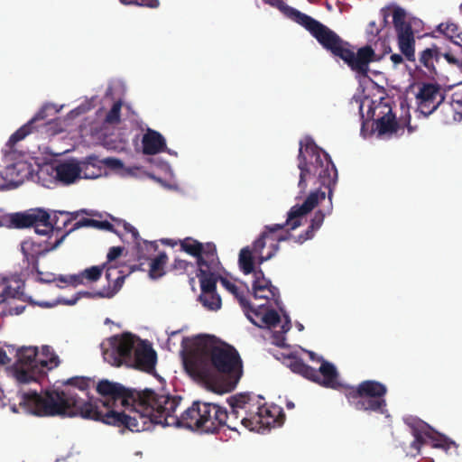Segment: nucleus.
Segmentation results:
<instances>
[{
	"label": "nucleus",
	"instance_id": "f257e3e1",
	"mask_svg": "<svg viewBox=\"0 0 462 462\" xmlns=\"http://www.w3.org/2000/svg\"><path fill=\"white\" fill-rule=\"evenodd\" d=\"M97 392L105 401L79 396L74 389H47L43 394L36 390L19 392V405L28 413L36 416H80L120 429L141 432L153 425H166L168 413L175 412L180 396L157 395L152 390L143 393L126 389L121 383L101 380Z\"/></svg>",
	"mask_w": 462,
	"mask_h": 462
},
{
	"label": "nucleus",
	"instance_id": "f03ea898",
	"mask_svg": "<svg viewBox=\"0 0 462 462\" xmlns=\"http://www.w3.org/2000/svg\"><path fill=\"white\" fill-rule=\"evenodd\" d=\"M273 7L277 8L286 17L303 26L318 41V42L333 56L341 59L359 77L368 76L371 62L378 61L382 57L391 52L390 45L380 38L374 46L367 44L354 51L351 44L344 41L338 34L314 18L288 5L282 0H263Z\"/></svg>",
	"mask_w": 462,
	"mask_h": 462
},
{
	"label": "nucleus",
	"instance_id": "7ed1b4c3",
	"mask_svg": "<svg viewBox=\"0 0 462 462\" xmlns=\"http://www.w3.org/2000/svg\"><path fill=\"white\" fill-rule=\"evenodd\" d=\"M249 401L250 397L246 394L231 396L227 400L231 407L229 412L217 403L195 401L180 416H177L175 412L171 415L168 413L165 418L166 425L206 433H216L223 427L238 431L239 425L249 430H256L261 415H252L253 405Z\"/></svg>",
	"mask_w": 462,
	"mask_h": 462
},
{
	"label": "nucleus",
	"instance_id": "20e7f679",
	"mask_svg": "<svg viewBox=\"0 0 462 462\" xmlns=\"http://www.w3.org/2000/svg\"><path fill=\"white\" fill-rule=\"evenodd\" d=\"M187 371L206 384L215 379V372L228 377V388L231 391L242 375V360L235 347L226 345H215L213 337L199 336L195 339V349L185 361Z\"/></svg>",
	"mask_w": 462,
	"mask_h": 462
},
{
	"label": "nucleus",
	"instance_id": "39448f33",
	"mask_svg": "<svg viewBox=\"0 0 462 462\" xmlns=\"http://www.w3.org/2000/svg\"><path fill=\"white\" fill-rule=\"evenodd\" d=\"M326 193L317 189L310 193L301 205H294L287 214V219L283 224L268 225L259 237L253 243L252 251L257 256L258 264L270 260L279 250V244L289 239L291 235H279L277 232L285 226L289 230H294L301 226L302 218L309 214L320 200H324Z\"/></svg>",
	"mask_w": 462,
	"mask_h": 462
},
{
	"label": "nucleus",
	"instance_id": "423d86ee",
	"mask_svg": "<svg viewBox=\"0 0 462 462\" xmlns=\"http://www.w3.org/2000/svg\"><path fill=\"white\" fill-rule=\"evenodd\" d=\"M297 160L300 170V192L304 193L308 182L316 180L314 184L318 182L328 189V199L331 200L332 189L337 180V171L329 154L319 147L311 138H307L305 143H300Z\"/></svg>",
	"mask_w": 462,
	"mask_h": 462
},
{
	"label": "nucleus",
	"instance_id": "0eeeda50",
	"mask_svg": "<svg viewBox=\"0 0 462 462\" xmlns=\"http://www.w3.org/2000/svg\"><path fill=\"white\" fill-rule=\"evenodd\" d=\"M101 347L104 360L111 365L125 364L144 372L154 369L157 356L151 344L130 334L113 337L108 340V347L104 344Z\"/></svg>",
	"mask_w": 462,
	"mask_h": 462
},
{
	"label": "nucleus",
	"instance_id": "6e6552de",
	"mask_svg": "<svg viewBox=\"0 0 462 462\" xmlns=\"http://www.w3.org/2000/svg\"><path fill=\"white\" fill-rule=\"evenodd\" d=\"M348 404L358 411L388 414L386 395L387 386L376 380H365L357 385L342 384L339 389Z\"/></svg>",
	"mask_w": 462,
	"mask_h": 462
},
{
	"label": "nucleus",
	"instance_id": "1a4fd4ad",
	"mask_svg": "<svg viewBox=\"0 0 462 462\" xmlns=\"http://www.w3.org/2000/svg\"><path fill=\"white\" fill-rule=\"evenodd\" d=\"M310 357L312 361L321 362L319 370L305 364L301 358L294 356L288 357V367L294 373L304 378L317 383L326 388L338 390L341 383L338 382V372L336 366L322 357H316L313 352H310Z\"/></svg>",
	"mask_w": 462,
	"mask_h": 462
},
{
	"label": "nucleus",
	"instance_id": "9d476101",
	"mask_svg": "<svg viewBox=\"0 0 462 462\" xmlns=\"http://www.w3.org/2000/svg\"><path fill=\"white\" fill-rule=\"evenodd\" d=\"M11 223L16 228L33 226L39 235H48L51 232V215L40 208L13 214Z\"/></svg>",
	"mask_w": 462,
	"mask_h": 462
},
{
	"label": "nucleus",
	"instance_id": "9b49d317",
	"mask_svg": "<svg viewBox=\"0 0 462 462\" xmlns=\"http://www.w3.org/2000/svg\"><path fill=\"white\" fill-rule=\"evenodd\" d=\"M368 116L373 120V126L379 135L397 134L401 128L391 106L386 103L379 102L371 106Z\"/></svg>",
	"mask_w": 462,
	"mask_h": 462
},
{
	"label": "nucleus",
	"instance_id": "f8f14e48",
	"mask_svg": "<svg viewBox=\"0 0 462 462\" xmlns=\"http://www.w3.org/2000/svg\"><path fill=\"white\" fill-rule=\"evenodd\" d=\"M181 251L196 258V263L199 266L214 265L217 256V247L214 243L208 242L203 244L193 237L188 236L179 240Z\"/></svg>",
	"mask_w": 462,
	"mask_h": 462
},
{
	"label": "nucleus",
	"instance_id": "ddd939ff",
	"mask_svg": "<svg viewBox=\"0 0 462 462\" xmlns=\"http://www.w3.org/2000/svg\"><path fill=\"white\" fill-rule=\"evenodd\" d=\"M418 110L425 116H429L441 105L445 99L439 85L424 83L416 95Z\"/></svg>",
	"mask_w": 462,
	"mask_h": 462
},
{
	"label": "nucleus",
	"instance_id": "4468645a",
	"mask_svg": "<svg viewBox=\"0 0 462 462\" xmlns=\"http://www.w3.org/2000/svg\"><path fill=\"white\" fill-rule=\"evenodd\" d=\"M16 356L17 366L32 368V371L38 370V368L51 370L60 364L59 357L56 355H52L49 358L39 357L37 347L32 346L21 347L18 349Z\"/></svg>",
	"mask_w": 462,
	"mask_h": 462
},
{
	"label": "nucleus",
	"instance_id": "2eb2a0df",
	"mask_svg": "<svg viewBox=\"0 0 462 462\" xmlns=\"http://www.w3.org/2000/svg\"><path fill=\"white\" fill-rule=\"evenodd\" d=\"M48 109H50L49 106H43L30 121L21 126L10 136L8 144L10 146H14L16 143L23 140L30 134L45 129L50 124V121L47 119Z\"/></svg>",
	"mask_w": 462,
	"mask_h": 462
},
{
	"label": "nucleus",
	"instance_id": "dca6fc26",
	"mask_svg": "<svg viewBox=\"0 0 462 462\" xmlns=\"http://www.w3.org/2000/svg\"><path fill=\"white\" fill-rule=\"evenodd\" d=\"M21 250L23 254V262L27 263L26 270L32 273H36L39 275V281L50 282L51 280L41 277L42 272L39 269V258L44 254L41 245L32 241H24L22 243Z\"/></svg>",
	"mask_w": 462,
	"mask_h": 462
},
{
	"label": "nucleus",
	"instance_id": "f3484780",
	"mask_svg": "<svg viewBox=\"0 0 462 462\" xmlns=\"http://www.w3.org/2000/svg\"><path fill=\"white\" fill-rule=\"evenodd\" d=\"M143 152L146 155H155L162 152H167L170 154L173 152L167 149L166 140L159 132L148 128L142 138Z\"/></svg>",
	"mask_w": 462,
	"mask_h": 462
},
{
	"label": "nucleus",
	"instance_id": "a211bd4d",
	"mask_svg": "<svg viewBox=\"0 0 462 462\" xmlns=\"http://www.w3.org/2000/svg\"><path fill=\"white\" fill-rule=\"evenodd\" d=\"M219 265L220 262L218 257H217L214 265L206 263V265L198 267V277L200 282L201 293L213 292L214 291H217V282L221 277L217 274Z\"/></svg>",
	"mask_w": 462,
	"mask_h": 462
},
{
	"label": "nucleus",
	"instance_id": "6ab92c4d",
	"mask_svg": "<svg viewBox=\"0 0 462 462\" xmlns=\"http://www.w3.org/2000/svg\"><path fill=\"white\" fill-rule=\"evenodd\" d=\"M407 425L411 429V433L414 439L411 443V448L416 450L417 454H420L423 445L426 444L427 439L430 440V435L431 433V427L423 420L411 419L406 421Z\"/></svg>",
	"mask_w": 462,
	"mask_h": 462
},
{
	"label": "nucleus",
	"instance_id": "aec40b11",
	"mask_svg": "<svg viewBox=\"0 0 462 462\" xmlns=\"http://www.w3.org/2000/svg\"><path fill=\"white\" fill-rule=\"evenodd\" d=\"M55 171L57 180L65 185L72 184L81 178L79 163L76 160H69L59 163Z\"/></svg>",
	"mask_w": 462,
	"mask_h": 462
},
{
	"label": "nucleus",
	"instance_id": "412c9836",
	"mask_svg": "<svg viewBox=\"0 0 462 462\" xmlns=\"http://www.w3.org/2000/svg\"><path fill=\"white\" fill-rule=\"evenodd\" d=\"M124 228L127 233L132 235V237L136 244V254L138 260L149 259L150 255L158 250V245L156 242H149L146 240L141 242L137 229L131 224L125 222Z\"/></svg>",
	"mask_w": 462,
	"mask_h": 462
},
{
	"label": "nucleus",
	"instance_id": "4be33fe9",
	"mask_svg": "<svg viewBox=\"0 0 462 462\" xmlns=\"http://www.w3.org/2000/svg\"><path fill=\"white\" fill-rule=\"evenodd\" d=\"M261 415V421H259V430L261 428H270L274 426H281L283 423L284 414L282 411H276V408L273 410L265 406H256L255 410L253 408L252 415Z\"/></svg>",
	"mask_w": 462,
	"mask_h": 462
},
{
	"label": "nucleus",
	"instance_id": "5701e85b",
	"mask_svg": "<svg viewBox=\"0 0 462 462\" xmlns=\"http://www.w3.org/2000/svg\"><path fill=\"white\" fill-rule=\"evenodd\" d=\"M6 174L12 188L18 187L32 174L31 165L24 162H17L6 168Z\"/></svg>",
	"mask_w": 462,
	"mask_h": 462
},
{
	"label": "nucleus",
	"instance_id": "b1692460",
	"mask_svg": "<svg viewBox=\"0 0 462 462\" xmlns=\"http://www.w3.org/2000/svg\"><path fill=\"white\" fill-rule=\"evenodd\" d=\"M397 45L401 53L404 58L410 61L414 62L416 60L415 56V37L412 29L403 31L396 33Z\"/></svg>",
	"mask_w": 462,
	"mask_h": 462
},
{
	"label": "nucleus",
	"instance_id": "393cba45",
	"mask_svg": "<svg viewBox=\"0 0 462 462\" xmlns=\"http://www.w3.org/2000/svg\"><path fill=\"white\" fill-rule=\"evenodd\" d=\"M80 167V175L84 179H97L102 176L104 168L102 161L96 155L90 154L79 162Z\"/></svg>",
	"mask_w": 462,
	"mask_h": 462
},
{
	"label": "nucleus",
	"instance_id": "a878e982",
	"mask_svg": "<svg viewBox=\"0 0 462 462\" xmlns=\"http://www.w3.org/2000/svg\"><path fill=\"white\" fill-rule=\"evenodd\" d=\"M80 214L88 216L97 215L94 211L88 209H81L72 213L68 211H55L53 217H51V231L53 229L62 230L66 228L68 225L75 220Z\"/></svg>",
	"mask_w": 462,
	"mask_h": 462
},
{
	"label": "nucleus",
	"instance_id": "bb28decb",
	"mask_svg": "<svg viewBox=\"0 0 462 462\" xmlns=\"http://www.w3.org/2000/svg\"><path fill=\"white\" fill-rule=\"evenodd\" d=\"M441 55L439 48L436 44H432L431 47L426 48L419 53V62L430 74L437 75L435 62H439Z\"/></svg>",
	"mask_w": 462,
	"mask_h": 462
},
{
	"label": "nucleus",
	"instance_id": "cd10ccee",
	"mask_svg": "<svg viewBox=\"0 0 462 462\" xmlns=\"http://www.w3.org/2000/svg\"><path fill=\"white\" fill-rule=\"evenodd\" d=\"M116 271V268H107L106 273V277L108 281V286L104 287L101 291H96L94 293L87 292L86 294L92 297L97 298H112L114 297L122 288L124 282H125V276L119 275L116 277L114 281L113 286L110 285L111 278H112V272Z\"/></svg>",
	"mask_w": 462,
	"mask_h": 462
},
{
	"label": "nucleus",
	"instance_id": "c85d7f7f",
	"mask_svg": "<svg viewBox=\"0 0 462 462\" xmlns=\"http://www.w3.org/2000/svg\"><path fill=\"white\" fill-rule=\"evenodd\" d=\"M219 282L221 285L237 300L241 308L248 307L249 300L246 298L247 294L250 293V290L245 285V290H241L234 282H230L225 277H220Z\"/></svg>",
	"mask_w": 462,
	"mask_h": 462
},
{
	"label": "nucleus",
	"instance_id": "c756f323",
	"mask_svg": "<svg viewBox=\"0 0 462 462\" xmlns=\"http://www.w3.org/2000/svg\"><path fill=\"white\" fill-rule=\"evenodd\" d=\"M81 227H94L97 229H101V230L116 233L114 226L106 220L99 221V220L91 219V218H82V219L77 221L76 223H74L73 226L71 228H69V231L66 232V235L73 232L74 230L81 228Z\"/></svg>",
	"mask_w": 462,
	"mask_h": 462
},
{
	"label": "nucleus",
	"instance_id": "7c9ffc66",
	"mask_svg": "<svg viewBox=\"0 0 462 462\" xmlns=\"http://www.w3.org/2000/svg\"><path fill=\"white\" fill-rule=\"evenodd\" d=\"M24 282L19 278H7L6 282V300L9 299H17L23 303L25 302V294L23 292Z\"/></svg>",
	"mask_w": 462,
	"mask_h": 462
},
{
	"label": "nucleus",
	"instance_id": "2f4dec72",
	"mask_svg": "<svg viewBox=\"0 0 462 462\" xmlns=\"http://www.w3.org/2000/svg\"><path fill=\"white\" fill-rule=\"evenodd\" d=\"M252 295L254 299L273 300L276 305L280 302L279 289L273 284L269 286H258L252 288Z\"/></svg>",
	"mask_w": 462,
	"mask_h": 462
},
{
	"label": "nucleus",
	"instance_id": "473e14b6",
	"mask_svg": "<svg viewBox=\"0 0 462 462\" xmlns=\"http://www.w3.org/2000/svg\"><path fill=\"white\" fill-rule=\"evenodd\" d=\"M238 264L244 274L254 273L257 268L254 267V253L249 247L241 249Z\"/></svg>",
	"mask_w": 462,
	"mask_h": 462
},
{
	"label": "nucleus",
	"instance_id": "72a5a7b5",
	"mask_svg": "<svg viewBox=\"0 0 462 462\" xmlns=\"http://www.w3.org/2000/svg\"><path fill=\"white\" fill-rule=\"evenodd\" d=\"M430 440L431 441V446L434 448H440L448 452L451 448H457V443L438 431H436L431 427V433L430 435Z\"/></svg>",
	"mask_w": 462,
	"mask_h": 462
},
{
	"label": "nucleus",
	"instance_id": "f704fd0d",
	"mask_svg": "<svg viewBox=\"0 0 462 462\" xmlns=\"http://www.w3.org/2000/svg\"><path fill=\"white\" fill-rule=\"evenodd\" d=\"M167 261L168 256L164 252L160 253L157 256L151 259L149 274L152 279L161 278L165 274L164 267Z\"/></svg>",
	"mask_w": 462,
	"mask_h": 462
},
{
	"label": "nucleus",
	"instance_id": "c9c22d12",
	"mask_svg": "<svg viewBox=\"0 0 462 462\" xmlns=\"http://www.w3.org/2000/svg\"><path fill=\"white\" fill-rule=\"evenodd\" d=\"M44 368H38L33 370L27 367H16L15 368V378L21 383H28L32 381H36L37 377L45 374Z\"/></svg>",
	"mask_w": 462,
	"mask_h": 462
},
{
	"label": "nucleus",
	"instance_id": "e433bc0d",
	"mask_svg": "<svg viewBox=\"0 0 462 462\" xmlns=\"http://www.w3.org/2000/svg\"><path fill=\"white\" fill-rule=\"evenodd\" d=\"M393 23L396 33L412 29L411 24L406 22V12L403 8L397 6L393 12Z\"/></svg>",
	"mask_w": 462,
	"mask_h": 462
},
{
	"label": "nucleus",
	"instance_id": "4c0bfd02",
	"mask_svg": "<svg viewBox=\"0 0 462 462\" xmlns=\"http://www.w3.org/2000/svg\"><path fill=\"white\" fill-rule=\"evenodd\" d=\"M199 300L201 304L209 310H217L221 308V298L217 291H214L213 292L201 293Z\"/></svg>",
	"mask_w": 462,
	"mask_h": 462
},
{
	"label": "nucleus",
	"instance_id": "58836bf2",
	"mask_svg": "<svg viewBox=\"0 0 462 462\" xmlns=\"http://www.w3.org/2000/svg\"><path fill=\"white\" fill-rule=\"evenodd\" d=\"M281 321L280 315L278 312L274 310H269L266 312H264L263 316L261 318L260 320H256L255 326L258 328H264V327H276Z\"/></svg>",
	"mask_w": 462,
	"mask_h": 462
},
{
	"label": "nucleus",
	"instance_id": "ea45409f",
	"mask_svg": "<svg viewBox=\"0 0 462 462\" xmlns=\"http://www.w3.org/2000/svg\"><path fill=\"white\" fill-rule=\"evenodd\" d=\"M264 305H260L257 308L254 307L252 303L249 301L248 307L242 308L247 319L255 325L256 320H260L263 316V309Z\"/></svg>",
	"mask_w": 462,
	"mask_h": 462
},
{
	"label": "nucleus",
	"instance_id": "a19ab883",
	"mask_svg": "<svg viewBox=\"0 0 462 462\" xmlns=\"http://www.w3.org/2000/svg\"><path fill=\"white\" fill-rule=\"evenodd\" d=\"M104 267H105V264H103L101 266L95 265V266H91V267L87 268L84 271H82L81 273L83 275L84 282L85 281H88V282L98 281L102 275Z\"/></svg>",
	"mask_w": 462,
	"mask_h": 462
},
{
	"label": "nucleus",
	"instance_id": "79ce46f5",
	"mask_svg": "<svg viewBox=\"0 0 462 462\" xmlns=\"http://www.w3.org/2000/svg\"><path fill=\"white\" fill-rule=\"evenodd\" d=\"M122 107L121 100L115 102L106 116L105 121L110 125H116L120 122V112Z\"/></svg>",
	"mask_w": 462,
	"mask_h": 462
},
{
	"label": "nucleus",
	"instance_id": "37998d69",
	"mask_svg": "<svg viewBox=\"0 0 462 462\" xmlns=\"http://www.w3.org/2000/svg\"><path fill=\"white\" fill-rule=\"evenodd\" d=\"M90 383L91 380L89 378L78 376L69 378L64 383L65 385L74 386L82 393H85L89 388Z\"/></svg>",
	"mask_w": 462,
	"mask_h": 462
},
{
	"label": "nucleus",
	"instance_id": "c03bdc74",
	"mask_svg": "<svg viewBox=\"0 0 462 462\" xmlns=\"http://www.w3.org/2000/svg\"><path fill=\"white\" fill-rule=\"evenodd\" d=\"M332 211V202L329 200V207L328 208L327 213H324L322 210H318L315 212L314 217L310 220V226L311 228H314L315 230H318L320 228L324 222V218L326 215H329Z\"/></svg>",
	"mask_w": 462,
	"mask_h": 462
},
{
	"label": "nucleus",
	"instance_id": "a18cd8bd",
	"mask_svg": "<svg viewBox=\"0 0 462 462\" xmlns=\"http://www.w3.org/2000/svg\"><path fill=\"white\" fill-rule=\"evenodd\" d=\"M125 5H138L148 8H157L160 5L159 0H118Z\"/></svg>",
	"mask_w": 462,
	"mask_h": 462
},
{
	"label": "nucleus",
	"instance_id": "49530a36",
	"mask_svg": "<svg viewBox=\"0 0 462 462\" xmlns=\"http://www.w3.org/2000/svg\"><path fill=\"white\" fill-rule=\"evenodd\" d=\"M254 282L252 288H256L258 286H269L272 284L271 281L265 278L264 273L261 268H257L254 271Z\"/></svg>",
	"mask_w": 462,
	"mask_h": 462
},
{
	"label": "nucleus",
	"instance_id": "de8ad7c7",
	"mask_svg": "<svg viewBox=\"0 0 462 462\" xmlns=\"http://www.w3.org/2000/svg\"><path fill=\"white\" fill-rule=\"evenodd\" d=\"M190 265L191 263L186 260L175 259L171 265V269L180 272V273H183Z\"/></svg>",
	"mask_w": 462,
	"mask_h": 462
},
{
	"label": "nucleus",
	"instance_id": "09e8293b",
	"mask_svg": "<svg viewBox=\"0 0 462 462\" xmlns=\"http://www.w3.org/2000/svg\"><path fill=\"white\" fill-rule=\"evenodd\" d=\"M102 161V167L107 166L111 169H120L123 167V163L120 160L116 158H106Z\"/></svg>",
	"mask_w": 462,
	"mask_h": 462
},
{
	"label": "nucleus",
	"instance_id": "8fccbe9b",
	"mask_svg": "<svg viewBox=\"0 0 462 462\" xmlns=\"http://www.w3.org/2000/svg\"><path fill=\"white\" fill-rule=\"evenodd\" d=\"M60 281L64 282H69V283L72 284L73 286H77L79 284L84 283L82 273L69 276V280H67L63 277H60Z\"/></svg>",
	"mask_w": 462,
	"mask_h": 462
},
{
	"label": "nucleus",
	"instance_id": "3c124183",
	"mask_svg": "<svg viewBox=\"0 0 462 462\" xmlns=\"http://www.w3.org/2000/svg\"><path fill=\"white\" fill-rule=\"evenodd\" d=\"M124 247L122 246H113L109 249L106 258L108 262H112L117 259L123 253Z\"/></svg>",
	"mask_w": 462,
	"mask_h": 462
},
{
	"label": "nucleus",
	"instance_id": "603ef678",
	"mask_svg": "<svg viewBox=\"0 0 462 462\" xmlns=\"http://www.w3.org/2000/svg\"><path fill=\"white\" fill-rule=\"evenodd\" d=\"M317 230H315L314 228H311L310 226L309 227L307 228L306 231H304L303 233H301L300 235L298 236L297 237V242L300 243V244H302L304 243L305 241L307 240H310L311 238H313L314 236V233L316 232Z\"/></svg>",
	"mask_w": 462,
	"mask_h": 462
},
{
	"label": "nucleus",
	"instance_id": "864d4df0",
	"mask_svg": "<svg viewBox=\"0 0 462 462\" xmlns=\"http://www.w3.org/2000/svg\"><path fill=\"white\" fill-rule=\"evenodd\" d=\"M441 57H444L445 60L453 66H456L457 68H460L461 65V60L457 58L451 51H447L445 53H442Z\"/></svg>",
	"mask_w": 462,
	"mask_h": 462
},
{
	"label": "nucleus",
	"instance_id": "5fc2aeb1",
	"mask_svg": "<svg viewBox=\"0 0 462 462\" xmlns=\"http://www.w3.org/2000/svg\"><path fill=\"white\" fill-rule=\"evenodd\" d=\"M6 282L7 278L0 279V304L6 300Z\"/></svg>",
	"mask_w": 462,
	"mask_h": 462
},
{
	"label": "nucleus",
	"instance_id": "6e6d98bb",
	"mask_svg": "<svg viewBox=\"0 0 462 462\" xmlns=\"http://www.w3.org/2000/svg\"><path fill=\"white\" fill-rule=\"evenodd\" d=\"M8 179L9 178H7L6 170L5 169L4 173L0 172V189L12 188L11 183H9L8 181Z\"/></svg>",
	"mask_w": 462,
	"mask_h": 462
},
{
	"label": "nucleus",
	"instance_id": "4d7b16f0",
	"mask_svg": "<svg viewBox=\"0 0 462 462\" xmlns=\"http://www.w3.org/2000/svg\"><path fill=\"white\" fill-rule=\"evenodd\" d=\"M24 310H25V305L22 303V304H17L14 307L10 306L8 312L10 315H19V314L23 313Z\"/></svg>",
	"mask_w": 462,
	"mask_h": 462
},
{
	"label": "nucleus",
	"instance_id": "13d9d810",
	"mask_svg": "<svg viewBox=\"0 0 462 462\" xmlns=\"http://www.w3.org/2000/svg\"><path fill=\"white\" fill-rule=\"evenodd\" d=\"M5 394L4 393V391L0 388V403L2 406H7V405H10L11 406V410L14 411V412H17L18 410H17V406L15 404H11L10 403V400H8V402L5 401Z\"/></svg>",
	"mask_w": 462,
	"mask_h": 462
},
{
	"label": "nucleus",
	"instance_id": "bf43d9fd",
	"mask_svg": "<svg viewBox=\"0 0 462 462\" xmlns=\"http://www.w3.org/2000/svg\"><path fill=\"white\" fill-rule=\"evenodd\" d=\"M390 60H392L393 65L396 67V66L403 63L404 56L402 53L401 54L393 53L391 55Z\"/></svg>",
	"mask_w": 462,
	"mask_h": 462
},
{
	"label": "nucleus",
	"instance_id": "052dcab7",
	"mask_svg": "<svg viewBox=\"0 0 462 462\" xmlns=\"http://www.w3.org/2000/svg\"><path fill=\"white\" fill-rule=\"evenodd\" d=\"M11 362V359L7 356L6 352L0 348V365H7Z\"/></svg>",
	"mask_w": 462,
	"mask_h": 462
},
{
	"label": "nucleus",
	"instance_id": "680f3d73",
	"mask_svg": "<svg viewBox=\"0 0 462 462\" xmlns=\"http://www.w3.org/2000/svg\"><path fill=\"white\" fill-rule=\"evenodd\" d=\"M161 241H162V243L163 245H169V246H171V247H173V246H175L176 245L179 244V241H176V240H173V239H170V238H164V239H162Z\"/></svg>",
	"mask_w": 462,
	"mask_h": 462
},
{
	"label": "nucleus",
	"instance_id": "e2e57ef3",
	"mask_svg": "<svg viewBox=\"0 0 462 462\" xmlns=\"http://www.w3.org/2000/svg\"><path fill=\"white\" fill-rule=\"evenodd\" d=\"M410 121H411V118L409 117L407 120V128H408V132L410 134H411L415 131L416 127H413L412 125H411Z\"/></svg>",
	"mask_w": 462,
	"mask_h": 462
},
{
	"label": "nucleus",
	"instance_id": "0e129e2a",
	"mask_svg": "<svg viewBox=\"0 0 462 462\" xmlns=\"http://www.w3.org/2000/svg\"><path fill=\"white\" fill-rule=\"evenodd\" d=\"M286 407H287L288 409H293V408H294V403H293L292 402H288L286 403Z\"/></svg>",
	"mask_w": 462,
	"mask_h": 462
},
{
	"label": "nucleus",
	"instance_id": "69168bd1",
	"mask_svg": "<svg viewBox=\"0 0 462 462\" xmlns=\"http://www.w3.org/2000/svg\"><path fill=\"white\" fill-rule=\"evenodd\" d=\"M282 329L286 332L290 329V325H289V322L286 324V325H283L282 326Z\"/></svg>",
	"mask_w": 462,
	"mask_h": 462
},
{
	"label": "nucleus",
	"instance_id": "338daca9",
	"mask_svg": "<svg viewBox=\"0 0 462 462\" xmlns=\"http://www.w3.org/2000/svg\"><path fill=\"white\" fill-rule=\"evenodd\" d=\"M365 125V122H363V125H362V131H364Z\"/></svg>",
	"mask_w": 462,
	"mask_h": 462
},
{
	"label": "nucleus",
	"instance_id": "774afa93",
	"mask_svg": "<svg viewBox=\"0 0 462 462\" xmlns=\"http://www.w3.org/2000/svg\"><path fill=\"white\" fill-rule=\"evenodd\" d=\"M460 12L462 13V4L459 6Z\"/></svg>",
	"mask_w": 462,
	"mask_h": 462
}]
</instances>
